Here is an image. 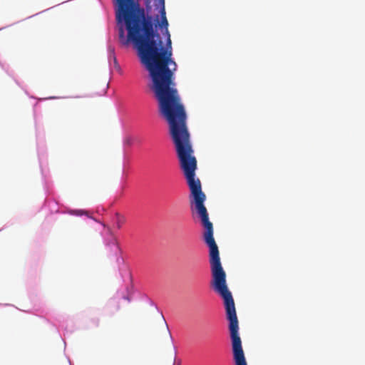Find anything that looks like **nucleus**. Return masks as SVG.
Instances as JSON below:
<instances>
[{"instance_id":"20e7f679","label":"nucleus","mask_w":365,"mask_h":365,"mask_svg":"<svg viewBox=\"0 0 365 365\" xmlns=\"http://www.w3.org/2000/svg\"><path fill=\"white\" fill-rule=\"evenodd\" d=\"M113 243L115 245L117 250L120 251V247H119L118 242L115 240H114Z\"/></svg>"},{"instance_id":"f03ea898","label":"nucleus","mask_w":365,"mask_h":365,"mask_svg":"<svg viewBox=\"0 0 365 365\" xmlns=\"http://www.w3.org/2000/svg\"><path fill=\"white\" fill-rule=\"evenodd\" d=\"M146 9L153 16V22L156 28L166 36L168 47H171L170 34L168 31V21L166 17L165 0H146Z\"/></svg>"},{"instance_id":"f257e3e1","label":"nucleus","mask_w":365,"mask_h":365,"mask_svg":"<svg viewBox=\"0 0 365 365\" xmlns=\"http://www.w3.org/2000/svg\"><path fill=\"white\" fill-rule=\"evenodd\" d=\"M115 18L120 42L131 41L138 51L141 63L149 72L150 90L155 97H180L174 73L177 64L172 58V46H163L161 37L153 29V16L135 0H115Z\"/></svg>"},{"instance_id":"7ed1b4c3","label":"nucleus","mask_w":365,"mask_h":365,"mask_svg":"<svg viewBox=\"0 0 365 365\" xmlns=\"http://www.w3.org/2000/svg\"><path fill=\"white\" fill-rule=\"evenodd\" d=\"M115 217H116V226L118 227V229H120L122 225L124 224L125 222V218L120 215L118 213H116L115 214Z\"/></svg>"},{"instance_id":"39448f33","label":"nucleus","mask_w":365,"mask_h":365,"mask_svg":"<svg viewBox=\"0 0 365 365\" xmlns=\"http://www.w3.org/2000/svg\"><path fill=\"white\" fill-rule=\"evenodd\" d=\"M114 61H115V63H117V60H116L115 57H114Z\"/></svg>"}]
</instances>
